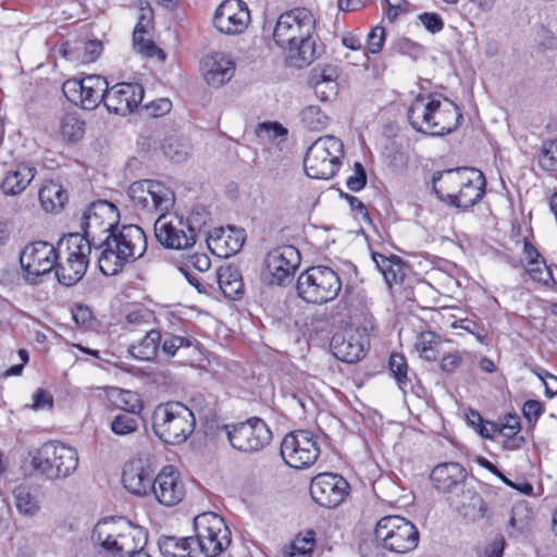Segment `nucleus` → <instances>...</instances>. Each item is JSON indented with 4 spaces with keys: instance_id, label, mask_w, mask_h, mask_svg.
<instances>
[{
    "instance_id": "obj_22",
    "label": "nucleus",
    "mask_w": 557,
    "mask_h": 557,
    "mask_svg": "<svg viewBox=\"0 0 557 557\" xmlns=\"http://www.w3.org/2000/svg\"><path fill=\"white\" fill-rule=\"evenodd\" d=\"M152 493L156 499L168 507L181 503L185 496V484L173 466L164 467L153 480Z\"/></svg>"
},
{
    "instance_id": "obj_33",
    "label": "nucleus",
    "mask_w": 557,
    "mask_h": 557,
    "mask_svg": "<svg viewBox=\"0 0 557 557\" xmlns=\"http://www.w3.org/2000/svg\"><path fill=\"white\" fill-rule=\"evenodd\" d=\"M14 505L17 512L24 517L33 518L40 511V502L36 491L27 485L20 484L13 490Z\"/></svg>"
},
{
    "instance_id": "obj_29",
    "label": "nucleus",
    "mask_w": 557,
    "mask_h": 557,
    "mask_svg": "<svg viewBox=\"0 0 557 557\" xmlns=\"http://www.w3.org/2000/svg\"><path fill=\"white\" fill-rule=\"evenodd\" d=\"M466 169H449L433 174L432 190L440 201L449 206L450 196H457L459 186L465 184Z\"/></svg>"
},
{
    "instance_id": "obj_5",
    "label": "nucleus",
    "mask_w": 557,
    "mask_h": 557,
    "mask_svg": "<svg viewBox=\"0 0 557 557\" xmlns=\"http://www.w3.org/2000/svg\"><path fill=\"white\" fill-rule=\"evenodd\" d=\"M195 426L196 418L193 410L181 401L161 404L152 414L153 432L165 444L185 443Z\"/></svg>"
},
{
    "instance_id": "obj_56",
    "label": "nucleus",
    "mask_w": 557,
    "mask_h": 557,
    "mask_svg": "<svg viewBox=\"0 0 557 557\" xmlns=\"http://www.w3.org/2000/svg\"><path fill=\"white\" fill-rule=\"evenodd\" d=\"M422 25L432 34L440 33L444 28V21L440 14L425 12L418 16Z\"/></svg>"
},
{
    "instance_id": "obj_46",
    "label": "nucleus",
    "mask_w": 557,
    "mask_h": 557,
    "mask_svg": "<svg viewBox=\"0 0 557 557\" xmlns=\"http://www.w3.org/2000/svg\"><path fill=\"white\" fill-rule=\"evenodd\" d=\"M388 368L393 376L397 381L399 388L406 389L408 384V363L405 356L400 354H392L388 360Z\"/></svg>"
},
{
    "instance_id": "obj_6",
    "label": "nucleus",
    "mask_w": 557,
    "mask_h": 557,
    "mask_svg": "<svg viewBox=\"0 0 557 557\" xmlns=\"http://www.w3.org/2000/svg\"><path fill=\"white\" fill-rule=\"evenodd\" d=\"M75 448L60 442L44 443L33 455L32 466L48 480L66 479L78 467Z\"/></svg>"
},
{
    "instance_id": "obj_26",
    "label": "nucleus",
    "mask_w": 557,
    "mask_h": 557,
    "mask_svg": "<svg viewBox=\"0 0 557 557\" xmlns=\"http://www.w3.org/2000/svg\"><path fill=\"white\" fill-rule=\"evenodd\" d=\"M202 70L208 85L220 88L234 76L235 62L225 53L215 52L203 59Z\"/></svg>"
},
{
    "instance_id": "obj_13",
    "label": "nucleus",
    "mask_w": 557,
    "mask_h": 557,
    "mask_svg": "<svg viewBox=\"0 0 557 557\" xmlns=\"http://www.w3.org/2000/svg\"><path fill=\"white\" fill-rule=\"evenodd\" d=\"M58 257V250L48 242L37 240L26 245L20 255V263L26 283L40 284L44 275L55 270Z\"/></svg>"
},
{
    "instance_id": "obj_42",
    "label": "nucleus",
    "mask_w": 557,
    "mask_h": 557,
    "mask_svg": "<svg viewBox=\"0 0 557 557\" xmlns=\"http://www.w3.org/2000/svg\"><path fill=\"white\" fill-rule=\"evenodd\" d=\"M315 533L311 530L306 535H298L288 546H285V557H311L315 545Z\"/></svg>"
},
{
    "instance_id": "obj_38",
    "label": "nucleus",
    "mask_w": 557,
    "mask_h": 557,
    "mask_svg": "<svg viewBox=\"0 0 557 557\" xmlns=\"http://www.w3.org/2000/svg\"><path fill=\"white\" fill-rule=\"evenodd\" d=\"M161 149L166 158L180 163L189 156L190 144L184 137L172 135L163 139Z\"/></svg>"
},
{
    "instance_id": "obj_54",
    "label": "nucleus",
    "mask_w": 557,
    "mask_h": 557,
    "mask_svg": "<svg viewBox=\"0 0 557 557\" xmlns=\"http://www.w3.org/2000/svg\"><path fill=\"white\" fill-rule=\"evenodd\" d=\"M354 170L355 173L354 175L347 178L346 185L351 191H359L367 184V173L363 165L360 162L355 163Z\"/></svg>"
},
{
    "instance_id": "obj_60",
    "label": "nucleus",
    "mask_w": 557,
    "mask_h": 557,
    "mask_svg": "<svg viewBox=\"0 0 557 557\" xmlns=\"http://www.w3.org/2000/svg\"><path fill=\"white\" fill-rule=\"evenodd\" d=\"M230 232L231 234L224 239V243L228 247L230 251L235 253L242 249L245 243V237L242 230L231 228Z\"/></svg>"
},
{
    "instance_id": "obj_35",
    "label": "nucleus",
    "mask_w": 557,
    "mask_h": 557,
    "mask_svg": "<svg viewBox=\"0 0 557 557\" xmlns=\"http://www.w3.org/2000/svg\"><path fill=\"white\" fill-rule=\"evenodd\" d=\"M162 339L161 331L150 330L136 344L129 346V354L139 360L148 361L156 358Z\"/></svg>"
},
{
    "instance_id": "obj_23",
    "label": "nucleus",
    "mask_w": 557,
    "mask_h": 557,
    "mask_svg": "<svg viewBox=\"0 0 557 557\" xmlns=\"http://www.w3.org/2000/svg\"><path fill=\"white\" fill-rule=\"evenodd\" d=\"M463 183L459 186L457 196H450L449 207L467 210L484 197L486 181L480 170L467 168Z\"/></svg>"
},
{
    "instance_id": "obj_45",
    "label": "nucleus",
    "mask_w": 557,
    "mask_h": 557,
    "mask_svg": "<svg viewBox=\"0 0 557 557\" xmlns=\"http://www.w3.org/2000/svg\"><path fill=\"white\" fill-rule=\"evenodd\" d=\"M537 163L544 171L557 172V138L543 144Z\"/></svg>"
},
{
    "instance_id": "obj_30",
    "label": "nucleus",
    "mask_w": 557,
    "mask_h": 557,
    "mask_svg": "<svg viewBox=\"0 0 557 557\" xmlns=\"http://www.w3.org/2000/svg\"><path fill=\"white\" fill-rule=\"evenodd\" d=\"M333 355L347 363L359 361L364 355V346L356 334H335L331 339Z\"/></svg>"
},
{
    "instance_id": "obj_25",
    "label": "nucleus",
    "mask_w": 557,
    "mask_h": 557,
    "mask_svg": "<svg viewBox=\"0 0 557 557\" xmlns=\"http://www.w3.org/2000/svg\"><path fill=\"white\" fill-rule=\"evenodd\" d=\"M154 478L153 470L145 466L140 459L127 462L122 473L124 487L137 496H145L152 492Z\"/></svg>"
},
{
    "instance_id": "obj_8",
    "label": "nucleus",
    "mask_w": 557,
    "mask_h": 557,
    "mask_svg": "<svg viewBox=\"0 0 557 557\" xmlns=\"http://www.w3.org/2000/svg\"><path fill=\"white\" fill-rule=\"evenodd\" d=\"M343 157L344 145L339 138L335 136L320 137L306 152L305 172L311 178L329 180L336 174Z\"/></svg>"
},
{
    "instance_id": "obj_62",
    "label": "nucleus",
    "mask_w": 557,
    "mask_h": 557,
    "mask_svg": "<svg viewBox=\"0 0 557 557\" xmlns=\"http://www.w3.org/2000/svg\"><path fill=\"white\" fill-rule=\"evenodd\" d=\"M505 546L504 537H497L484 550V557H503Z\"/></svg>"
},
{
    "instance_id": "obj_20",
    "label": "nucleus",
    "mask_w": 557,
    "mask_h": 557,
    "mask_svg": "<svg viewBox=\"0 0 557 557\" xmlns=\"http://www.w3.org/2000/svg\"><path fill=\"white\" fill-rule=\"evenodd\" d=\"M250 22L247 4L242 0H224L215 10L213 24L226 35L243 33Z\"/></svg>"
},
{
    "instance_id": "obj_40",
    "label": "nucleus",
    "mask_w": 557,
    "mask_h": 557,
    "mask_svg": "<svg viewBox=\"0 0 557 557\" xmlns=\"http://www.w3.org/2000/svg\"><path fill=\"white\" fill-rule=\"evenodd\" d=\"M85 121L77 113H67L61 120L60 133L63 139L77 143L85 135Z\"/></svg>"
},
{
    "instance_id": "obj_59",
    "label": "nucleus",
    "mask_w": 557,
    "mask_h": 557,
    "mask_svg": "<svg viewBox=\"0 0 557 557\" xmlns=\"http://www.w3.org/2000/svg\"><path fill=\"white\" fill-rule=\"evenodd\" d=\"M102 42L100 40H88L84 46V62L91 63L96 61L102 52Z\"/></svg>"
},
{
    "instance_id": "obj_19",
    "label": "nucleus",
    "mask_w": 557,
    "mask_h": 557,
    "mask_svg": "<svg viewBox=\"0 0 557 557\" xmlns=\"http://www.w3.org/2000/svg\"><path fill=\"white\" fill-rule=\"evenodd\" d=\"M349 488V483L342 475L324 472L312 479L310 495L321 507L335 508L348 496Z\"/></svg>"
},
{
    "instance_id": "obj_10",
    "label": "nucleus",
    "mask_w": 557,
    "mask_h": 557,
    "mask_svg": "<svg viewBox=\"0 0 557 557\" xmlns=\"http://www.w3.org/2000/svg\"><path fill=\"white\" fill-rule=\"evenodd\" d=\"M195 545L207 557H216L231 544V531L223 518L214 512H203L194 519Z\"/></svg>"
},
{
    "instance_id": "obj_58",
    "label": "nucleus",
    "mask_w": 557,
    "mask_h": 557,
    "mask_svg": "<svg viewBox=\"0 0 557 557\" xmlns=\"http://www.w3.org/2000/svg\"><path fill=\"white\" fill-rule=\"evenodd\" d=\"M462 357L459 351L450 352L444 356L440 362V368L445 373L455 372L461 364Z\"/></svg>"
},
{
    "instance_id": "obj_50",
    "label": "nucleus",
    "mask_w": 557,
    "mask_h": 557,
    "mask_svg": "<svg viewBox=\"0 0 557 557\" xmlns=\"http://www.w3.org/2000/svg\"><path fill=\"white\" fill-rule=\"evenodd\" d=\"M256 135L262 140H274L276 138H285L287 129L277 122H264L258 124Z\"/></svg>"
},
{
    "instance_id": "obj_21",
    "label": "nucleus",
    "mask_w": 557,
    "mask_h": 557,
    "mask_svg": "<svg viewBox=\"0 0 557 557\" xmlns=\"http://www.w3.org/2000/svg\"><path fill=\"white\" fill-rule=\"evenodd\" d=\"M144 94V87L138 83H117L108 87L104 107L111 113L125 116L138 107Z\"/></svg>"
},
{
    "instance_id": "obj_11",
    "label": "nucleus",
    "mask_w": 557,
    "mask_h": 557,
    "mask_svg": "<svg viewBox=\"0 0 557 557\" xmlns=\"http://www.w3.org/2000/svg\"><path fill=\"white\" fill-rule=\"evenodd\" d=\"M376 537L391 553L406 554L419 543L417 527L401 516H385L375 525Z\"/></svg>"
},
{
    "instance_id": "obj_3",
    "label": "nucleus",
    "mask_w": 557,
    "mask_h": 557,
    "mask_svg": "<svg viewBox=\"0 0 557 557\" xmlns=\"http://www.w3.org/2000/svg\"><path fill=\"white\" fill-rule=\"evenodd\" d=\"M409 124L419 133L430 136H444L455 132L460 125L462 113L457 104L448 99L419 95L407 110Z\"/></svg>"
},
{
    "instance_id": "obj_28",
    "label": "nucleus",
    "mask_w": 557,
    "mask_h": 557,
    "mask_svg": "<svg viewBox=\"0 0 557 557\" xmlns=\"http://www.w3.org/2000/svg\"><path fill=\"white\" fill-rule=\"evenodd\" d=\"M37 169L26 161L16 163L7 171L1 181L0 189L5 196H16L22 194L32 183Z\"/></svg>"
},
{
    "instance_id": "obj_44",
    "label": "nucleus",
    "mask_w": 557,
    "mask_h": 557,
    "mask_svg": "<svg viewBox=\"0 0 557 557\" xmlns=\"http://www.w3.org/2000/svg\"><path fill=\"white\" fill-rule=\"evenodd\" d=\"M524 268L533 281L546 286H549L552 283L556 284L552 268L545 263L544 259L528 262L524 264Z\"/></svg>"
},
{
    "instance_id": "obj_55",
    "label": "nucleus",
    "mask_w": 557,
    "mask_h": 557,
    "mask_svg": "<svg viewBox=\"0 0 557 557\" xmlns=\"http://www.w3.org/2000/svg\"><path fill=\"white\" fill-rule=\"evenodd\" d=\"M544 407L539 400H527L522 407V413L530 426H534L542 416Z\"/></svg>"
},
{
    "instance_id": "obj_1",
    "label": "nucleus",
    "mask_w": 557,
    "mask_h": 557,
    "mask_svg": "<svg viewBox=\"0 0 557 557\" xmlns=\"http://www.w3.org/2000/svg\"><path fill=\"white\" fill-rule=\"evenodd\" d=\"M127 194L137 209L159 214L154 222V235L162 246L182 250L195 245L197 231L190 220L166 214L175 203L171 188L159 181L144 180L131 184Z\"/></svg>"
},
{
    "instance_id": "obj_34",
    "label": "nucleus",
    "mask_w": 557,
    "mask_h": 557,
    "mask_svg": "<svg viewBox=\"0 0 557 557\" xmlns=\"http://www.w3.org/2000/svg\"><path fill=\"white\" fill-rule=\"evenodd\" d=\"M158 545L164 557H193L191 554L196 549L193 536H162Z\"/></svg>"
},
{
    "instance_id": "obj_17",
    "label": "nucleus",
    "mask_w": 557,
    "mask_h": 557,
    "mask_svg": "<svg viewBox=\"0 0 557 557\" xmlns=\"http://www.w3.org/2000/svg\"><path fill=\"white\" fill-rule=\"evenodd\" d=\"M263 263L264 268L261 272L263 282L269 285L284 286L293 281L300 264V253L292 245L276 247L265 256Z\"/></svg>"
},
{
    "instance_id": "obj_61",
    "label": "nucleus",
    "mask_w": 557,
    "mask_h": 557,
    "mask_svg": "<svg viewBox=\"0 0 557 557\" xmlns=\"http://www.w3.org/2000/svg\"><path fill=\"white\" fill-rule=\"evenodd\" d=\"M341 196L348 201L351 210L356 211L366 221L370 222V216H369V213L367 211V208H366V206L363 205V202L359 198H357V197H355L352 195H349V194H345V193H341Z\"/></svg>"
},
{
    "instance_id": "obj_24",
    "label": "nucleus",
    "mask_w": 557,
    "mask_h": 557,
    "mask_svg": "<svg viewBox=\"0 0 557 557\" xmlns=\"http://www.w3.org/2000/svg\"><path fill=\"white\" fill-rule=\"evenodd\" d=\"M467 478L468 472L465 467L453 461L435 466L430 473L434 488L447 495L461 492Z\"/></svg>"
},
{
    "instance_id": "obj_49",
    "label": "nucleus",
    "mask_w": 557,
    "mask_h": 557,
    "mask_svg": "<svg viewBox=\"0 0 557 557\" xmlns=\"http://www.w3.org/2000/svg\"><path fill=\"white\" fill-rule=\"evenodd\" d=\"M531 519V509L528 504L519 503L511 508L509 524L519 532H522Z\"/></svg>"
},
{
    "instance_id": "obj_12",
    "label": "nucleus",
    "mask_w": 557,
    "mask_h": 557,
    "mask_svg": "<svg viewBox=\"0 0 557 557\" xmlns=\"http://www.w3.org/2000/svg\"><path fill=\"white\" fill-rule=\"evenodd\" d=\"M115 525L108 522L97 523L92 530L91 539L97 545L95 557H125L136 546L129 545V540H143V529L131 523L125 531L115 533Z\"/></svg>"
},
{
    "instance_id": "obj_27",
    "label": "nucleus",
    "mask_w": 557,
    "mask_h": 557,
    "mask_svg": "<svg viewBox=\"0 0 557 557\" xmlns=\"http://www.w3.org/2000/svg\"><path fill=\"white\" fill-rule=\"evenodd\" d=\"M339 72L336 65L319 64L310 71L309 84L318 98L327 101L337 95V78Z\"/></svg>"
},
{
    "instance_id": "obj_36",
    "label": "nucleus",
    "mask_w": 557,
    "mask_h": 557,
    "mask_svg": "<svg viewBox=\"0 0 557 557\" xmlns=\"http://www.w3.org/2000/svg\"><path fill=\"white\" fill-rule=\"evenodd\" d=\"M39 200L46 211H59L67 201V193L59 183L50 182L40 188Z\"/></svg>"
},
{
    "instance_id": "obj_47",
    "label": "nucleus",
    "mask_w": 557,
    "mask_h": 557,
    "mask_svg": "<svg viewBox=\"0 0 557 557\" xmlns=\"http://www.w3.org/2000/svg\"><path fill=\"white\" fill-rule=\"evenodd\" d=\"M301 120L312 131H320L327 125V116L317 106H309L301 111Z\"/></svg>"
},
{
    "instance_id": "obj_4",
    "label": "nucleus",
    "mask_w": 557,
    "mask_h": 557,
    "mask_svg": "<svg viewBox=\"0 0 557 557\" xmlns=\"http://www.w3.org/2000/svg\"><path fill=\"white\" fill-rule=\"evenodd\" d=\"M146 249L147 237L141 227L135 224L117 226L113 233L107 234L98 256L99 270L104 275H115L126 263L143 257Z\"/></svg>"
},
{
    "instance_id": "obj_14",
    "label": "nucleus",
    "mask_w": 557,
    "mask_h": 557,
    "mask_svg": "<svg viewBox=\"0 0 557 557\" xmlns=\"http://www.w3.org/2000/svg\"><path fill=\"white\" fill-rule=\"evenodd\" d=\"M225 430L233 448L244 453H257L272 441V432L260 418L253 417L235 424H226Z\"/></svg>"
},
{
    "instance_id": "obj_64",
    "label": "nucleus",
    "mask_w": 557,
    "mask_h": 557,
    "mask_svg": "<svg viewBox=\"0 0 557 557\" xmlns=\"http://www.w3.org/2000/svg\"><path fill=\"white\" fill-rule=\"evenodd\" d=\"M502 429V423L486 421L483 422L481 429H479V434L484 438H493L495 434H499Z\"/></svg>"
},
{
    "instance_id": "obj_63",
    "label": "nucleus",
    "mask_w": 557,
    "mask_h": 557,
    "mask_svg": "<svg viewBox=\"0 0 557 557\" xmlns=\"http://www.w3.org/2000/svg\"><path fill=\"white\" fill-rule=\"evenodd\" d=\"M189 263L200 272L208 271L211 265L210 258L206 253H196L189 258Z\"/></svg>"
},
{
    "instance_id": "obj_9",
    "label": "nucleus",
    "mask_w": 557,
    "mask_h": 557,
    "mask_svg": "<svg viewBox=\"0 0 557 557\" xmlns=\"http://www.w3.org/2000/svg\"><path fill=\"white\" fill-rule=\"evenodd\" d=\"M117 208L113 203L107 200L91 202L81 221L83 232L81 237H84V243L100 251L104 245L107 234L113 233L117 227Z\"/></svg>"
},
{
    "instance_id": "obj_43",
    "label": "nucleus",
    "mask_w": 557,
    "mask_h": 557,
    "mask_svg": "<svg viewBox=\"0 0 557 557\" xmlns=\"http://www.w3.org/2000/svg\"><path fill=\"white\" fill-rule=\"evenodd\" d=\"M138 426L139 416L129 412H119L110 423L111 431L119 436L133 434L138 430Z\"/></svg>"
},
{
    "instance_id": "obj_57",
    "label": "nucleus",
    "mask_w": 557,
    "mask_h": 557,
    "mask_svg": "<svg viewBox=\"0 0 557 557\" xmlns=\"http://www.w3.org/2000/svg\"><path fill=\"white\" fill-rule=\"evenodd\" d=\"M53 406V397L52 395L42 389H37L33 395V408L35 410H44V409H50Z\"/></svg>"
},
{
    "instance_id": "obj_52",
    "label": "nucleus",
    "mask_w": 557,
    "mask_h": 557,
    "mask_svg": "<svg viewBox=\"0 0 557 557\" xmlns=\"http://www.w3.org/2000/svg\"><path fill=\"white\" fill-rule=\"evenodd\" d=\"M151 319L152 312L146 308H136L127 312L125 315V322L129 327L147 325L150 323Z\"/></svg>"
},
{
    "instance_id": "obj_31",
    "label": "nucleus",
    "mask_w": 557,
    "mask_h": 557,
    "mask_svg": "<svg viewBox=\"0 0 557 557\" xmlns=\"http://www.w3.org/2000/svg\"><path fill=\"white\" fill-rule=\"evenodd\" d=\"M372 259L384 276L385 283L389 288L394 285H400L404 283L408 265L400 259V257L395 255L386 257L379 252H373Z\"/></svg>"
},
{
    "instance_id": "obj_7",
    "label": "nucleus",
    "mask_w": 557,
    "mask_h": 557,
    "mask_svg": "<svg viewBox=\"0 0 557 557\" xmlns=\"http://www.w3.org/2000/svg\"><path fill=\"white\" fill-rule=\"evenodd\" d=\"M296 288L297 295L306 302L323 305L337 298L342 280L330 267L317 265L298 276Z\"/></svg>"
},
{
    "instance_id": "obj_18",
    "label": "nucleus",
    "mask_w": 557,
    "mask_h": 557,
    "mask_svg": "<svg viewBox=\"0 0 557 557\" xmlns=\"http://www.w3.org/2000/svg\"><path fill=\"white\" fill-rule=\"evenodd\" d=\"M108 82L100 75H89L83 79H67L62 85L65 98L85 110H94L100 103L104 104Z\"/></svg>"
},
{
    "instance_id": "obj_2",
    "label": "nucleus",
    "mask_w": 557,
    "mask_h": 557,
    "mask_svg": "<svg viewBox=\"0 0 557 557\" xmlns=\"http://www.w3.org/2000/svg\"><path fill=\"white\" fill-rule=\"evenodd\" d=\"M315 24L313 13L306 8H295L278 16L273 40L290 66L302 69L318 58Z\"/></svg>"
},
{
    "instance_id": "obj_53",
    "label": "nucleus",
    "mask_w": 557,
    "mask_h": 557,
    "mask_svg": "<svg viewBox=\"0 0 557 557\" xmlns=\"http://www.w3.org/2000/svg\"><path fill=\"white\" fill-rule=\"evenodd\" d=\"M385 29L381 26H375L371 29L367 37V51L369 53H379L384 46Z\"/></svg>"
},
{
    "instance_id": "obj_41",
    "label": "nucleus",
    "mask_w": 557,
    "mask_h": 557,
    "mask_svg": "<svg viewBox=\"0 0 557 557\" xmlns=\"http://www.w3.org/2000/svg\"><path fill=\"white\" fill-rule=\"evenodd\" d=\"M146 35L147 32L144 28V25L141 24V22H138L133 33L134 49L145 57L152 58L154 55H158L159 58L164 59L165 54L163 50L158 48L150 38L146 37Z\"/></svg>"
},
{
    "instance_id": "obj_37",
    "label": "nucleus",
    "mask_w": 557,
    "mask_h": 557,
    "mask_svg": "<svg viewBox=\"0 0 557 557\" xmlns=\"http://www.w3.org/2000/svg\"><path fill=\"white\" fill-rule=\"evenodd\" d=\"M420 357L428 361H435L441 355V338L434 332H421L414 343Z\"/></svg>"
},
{
    "instance_id": "obj_48",
    "label": "nucleus",
    "mask_w": 557,
    "mask_h": 557,
    "mask_svg": "<svg viewBox=\"0 0 557 557\" xmlns=\"http://www.w3.org/2000/svg\"><path fill=\"white\" fill-rule=\"evenodd\" d=\"M359 552L362 557H387L388 549L383 545L382 541L377 540L376 529H374L373 536L360 543Z\"/></svg>"
},
{
    "instance_id": "obj_15",
    "label": "nucleus",
    "mask_w": 557,
    "mask_h": 557,
    "mask_svg": "<svg viewBox=\"0 0 557 557\" xmlns=\"http://www.w3.org/2000/svg\"><path fill=\"white\" fill-rule=\"evenodd\" d=\"M65 240L67 257L64 261H57L55 276L60 284L70 287L77 284L86 274L94 248L84 243V237L78 233L69 234Z\"/></svg>"
},
{
    "instance_id": "obj_16",
    "label": "nucleus",
    "mask_w": 557,
    "mask_h": 557,
    "mask_svg": "<svg viewBox=\"0 0 557 557\" xmlns=\"http://www.w3.org/2000/svg\"><path fill=\"white\" fill-rule=\"evenodd\" d=\"M280 454L292 468L311 467L320 456V446L314 436L306 430H297L285 435Z\"/></svg>"
},
{
    "instance_id": "obj_51",
    "label": "nucleus",
    "mask_w": 557,
    "mask_h": 557,
    "mask_svg": "<svg viewBox=\"0 0 557 557\" xmlns=\"http://www.w3.org/2000/svg\"><path fill=\"white\" fill-rule=\"evenodd\" d=\"M119 400L122 407L121 412H129L131 414L139 416L144 408L138 394L135 392L122 391Z\"/></svg>"
},
{
    "instance_id": "obj_39",
    "label": "nucleus",
    "mask_w": 557,
    "mask_h": 557,
    "mask_svg": "<svg viewBox=\"0 0 557 557\" xmlns=\"http://www.w3.org/2000/svg\"><path fill=\"white\" fill-rule=\"evenodd\" d=\"M161 341L160 348L162 354L166 357H174L180 349L191 347L196 349L198 344V342L190 336L178 335L172 332H164Z\"/></svg>"
},
{
    "instance_id": "obj_32",
    "label": "nucleus",
    "mask_w": 557,
    "mask_h": 557,
    "mask_svg": "<svg viewBox=\"0 0 557 557\" xmlns=\"http://www.w3.org/2000/svg\"><path fill=\"white\" fill-rule=\"evenodd\" d=\"M216 280L225 297L236 299L243 294L244 283L237 267H220L216 271Z\"/></svg>"
}]
</instances>
